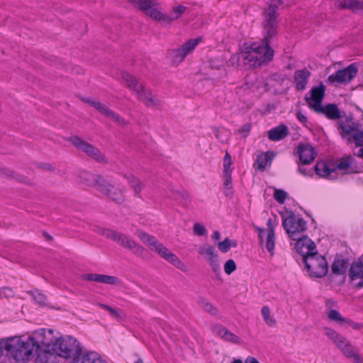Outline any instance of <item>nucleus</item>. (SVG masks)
<instances>
[{
    "label": "nucleus",
    "instance_id": "nucleus-1",
    "mask_svg": "<svg viewBox=\"0 0 363 363\" xmlns=\"http://www.w3.org/2000/svg\"><path fill=\"white\" fill-rule=\"evenodd\" d=\"M276 8L271 6L264 13L263 21V38L261 43H255L246 47L245 50L231 56L230 62L233 65L248 69L267 64L272 60L274 50L270 47L272 40L277 35Z\"/></svg>",
    "mask_w": 363,
    "mask_h": 363
},
{
    "label": "nucleus",
    "instance_id": "nucleus-2",
    "mask_svg": "<svg viewBox=\"0 0 363 363\" xmlns=\"http://www.w3.org/2000/svg\"><path fill=\"white\" fill-rule=\"evenodd\" d=\"M79 177L82 183L95 188L115 202L121 203L124 201L122 191L108 184L101 176L82 171L79 173Z\"/></svg>",
    "mask_w": 363,
    "mask_h": 363
},
{
    "label": "nucleus",
    "instance_id": "nucleus-3",
    "mask_svg": "<svg viewBox=\"0 0 363 363\" xmlns=\"http://www.w3.org/2000/svg\"><path fill=\"white\" fill-rule=\"evenodd\" d=\"M52 352L72 363H79L82 360V349L79 341L72 336L60 337L55 343Z\"/></svg>",
    "mask_w": 363,
    "mask_h": 363
},
{
    "label": "nucleus",
    "instance_id": "nucleus-4",
    "mask_svg": "<svg viewBox=\"0 0 363 363\" xmlns=\"http://www.w3.org/2000/svg\"><path fill=\"white\" fill-rule=\"evenodd\" d=\"M5 348L11 353L17 362L27 361L38 352L30 337L26 341H23L18 337L11 338L6 343Z\"/></svg>",
    "mask_w": 363,
    "mask_h": 363
},
{
    "label": "nucleus",
    "instance_id": "nucleus-5",
    "mask_svg": "<svg viewBox=\"0 0 363 363\" xmlns=\"http://www.w3.org/2000/svg\"><path fill=\"white\" fill-rule=\"evenodd\" d=\"M122 79L125 86L133 92L139 100L143 101L147 107L157 106L160 104L159 100L153 96L149 89H145L143 83H140L137 79L129 74L123 72Z\"/></svg>",
    "mask_w": 363,
    "mask_h": 363
},
{
    "label": "nucleus",
    "instance_id": "nucleus-6",
    "mask_svg": "<svg viewBox=\"0 0 363 363\" xmlns=\"http://www.w3.org/2000/svg\"><path fill=\"white\" fill-rule=\"evenodd\" d=\"M122 79L125 86L133 92L139 100L143 101L147 107L157 106L160 104L159 100L153 96L149 89H145L143 83H140L137 79L129 74L123 72Z\"/></svg>",
    "mask_w": 363,
    "mask_h": 363
},
{
    "label": "nucleus",
    "instance_id": "nucleus-7",
    "mask_svg": "<svg viewBox=\"0 0 363 363\" xmlns=\"http://www.w3.org/2000/svg\"><path fill=\"white\" fill-rule=\"evenodd\" d=\"M101 233L106 238L116 242L125 249L130 250L137 256H142L144 254L145 248L123 233L112 229H103Z\"/></svg>",
    "mask_w": 363,
    "mask_h": 363
},
{
    "label": "nucleus",
    "instance_id": "nucleus-8",
    "mask_svg": "<svg viewBox=\"0 0 363 363\" xmlns=\"http://www.w3.org/2000/svg\"><path fill=\"white\" fill-rule=\"evenodd\" d=\"M54 333L52 329L41 328L35 330L29 337L38 351L43 348L44 351L52 352V349L60 337L55 336Z\"/></svg>",
    "mask_w": 363,
    "mask_h": 363
},
{
    "label": "nucleus",
    "instance_id": "nucleus-9",
    "mask_svg": "<svg viewBox=\"0 0 363 363\" xmlns=\"http://www.w3.org/2000/svg\"><path fill=\"white\" fill-rule=\"evenodd\" d=\"M303 262L311 277L321 278L328 273V265L327 261L323 256L318 254L317 252L313 255L306 256Z\"/></svg>",
    "mask_w": 363,
    "mask_h": 363
},
{
    "label": "nucleus",
    "instance_id": "nucleus-10",
    "mask_svg": "<svg viewBox=\"0 0 363 363\" xmlns=\"http://www.w3.org/2000/svg\"><path fill=\"white\" fill-rule=\"evenodd\" d=\"M324 331L328 337L346 357L352 359L358 352L349 340L333 329L325 328Z\"/></svg>",
    "mask_w": 363,
    "mask_h": 363
},
{
    "label": "nucleus",
    "instance_id": "nucleus-11",
    "mask_svg": "<svg viewBox=\"0 0 363 363\" xmlns=\"http://www.w3.org/2000/svg\"><path fill=\"white\" fill-rule=\"evenodd\" d=\"M282 225L289 236L294 240L298 239L299 233L306 230V222L293 213L283 219Z\"/></svg>",
    "mask_w": 363,
    "mask_h": 363
},
{
    "label": "nucleus",
    "instance_id": "nucleus-12",
    "mask_svg": "<svg viewBox=\"0 0 363 363\" xmlns=\"http://www.w3.org/2000/svg\"><path fill=\"white\" fill-rule=\"evenodd\" d=\"M199 38L190 39L180 48L169 50L167 57L172 63L178 65L181 63L186 55L191 53L199 43Z\"/></svg>",
    "mask_w": 363,
    "mask_h": 363
},
{
    "label": "nucleus",
    "instance_id": "nucleus-13",
    "mask_svg": "<svg viewBox=\"0 0 363 363\" xmlns=\"http://www.w3.org/2000/svg\"><path fill=\"white\" fill-rule=\"evenodd\" d=\"M82 101L89 104L94 108H96L101 113L104 115L106 117L112 120L115 123L118 125L125 127L128 125V121H126L123 117H121L119 114L114 112L113 110L110 109L106 105L101 103L100 101H97L94 100L91 98H81Z\"/></svg>",
    "mask_w": 363,
    "mask_h": 363
},
{
    "label": "nucleus",
    "instance_id": "nucleus-14",
    "mask_svg": "<svg viewBox=\"0 0 363 363\" xmlns=\"http://www.w3.org/2000/svg\"><path fill=\"white\" fill-rule=\"evenodd\" d=\"M69 141L78 149L82 150L89 157L99 162H106L105 156L101 153L99 149L88 143L78 136H72Z\"/></svg>",
    "mask_w": 363,
    "mask_h": 363
},
{
    "label": "nucleus",
    "instance_id": "nucleus-15",
    "mask_svg": "<svg viewBox=\"0 0 363 363\" xmlns=\"http://www.w3.org/2000/svg\"><path fill=\"white\" fill-rule=\"evenodd\" d=\"M358 72L355 64H351L347 67L337 70L335 74L328 77V82L331 84H347L351 82Z\"/></svg>",
    "mask_w": 363,
    "mask_h": 363
},
{
    "label": "nucleus",
    "instance_id": "nucleus-16",
    "mask_svg": "<svg viewBox=\"0 0 363 363\" xmlns=\"http://www.w3.org/2000/svg\"><path fill=\"white\" fill-rule=\"evenodd\" d=\"M197 250L198 253L203 257L208 263L213 272L217 273L220 271V267L215 247L208 243H205L198 246Z\"/></svg>",
    "mask_w": 363,
    "mask_h": 363
},
{
    "label": "nucleus",
    "instance_id": "nucleus-17",
    "mask_svg": "<svg viewBox=\"0 0 363 363\" xmlns=\"http://www.w3.org/2000/svg\"><path fill=\"white\" fill-rule=\"evenodd\" d=\"M152 250L157 252L161 257L173 264L177 269L183 272L186 270V265L175 254L169 251L162 243L158 242L157 244L152 247Z\"/></svg>",
    "mask_w": 363,
    "mask_h": 363
},
{
    "label": "nucleus",
    "instance_id": "nucleus-18",
    "mask_svg": "<svg viewBox=\"0 0 363 363\" xmlns=\"http://www.w3.org/2000/svg\"><path fill=\"white\" fill-rule=\"evenodd\" d=\"M325 87L323 84L313 87L310 91V96H306V101L308 106L314 111H321L322 101L325 96Z\"/></svg>",
    "mask_w": 363,
    "mask_h": 363
},
{
    "label": "nucleus",
    "instance_id": "nucleus-19",
    "mask_svg": "<svg viewBox=\"0 0 363 363\" xmlns=\"http://www.w3.org/2000/svg\"><path fill=\"white\" fill-rule=\"evenodd\" d=\"M296 240H297L296 243V251L302 256L303 261L305 260L306 256L313 255L315 252H316L315 244L308 237H298Z\"/></svg>",
    "mask_w": 363,
    "mask_h": 363
},
{
    "label": "nucleus",
    "instance_id": "nucleus-20",
    "mask_svg": "<svg viewBox=\"0 0 363 363\" xmlns=\"http://www.w3.org/2000/svg\"><path fill=\"white\" fill-rule=\"evenodd\" d=\"M349 277L356 288L363 287V262H353L349 270Z\"/></svg>",
    "mask_w": 363,
    "mask_h": 363
},
{
    "label": "nucleus",
    "instance_id": "nucleus-21",
    "mask_svg": "<svg viewBox=\"0 0 363 363\" xmlns=\"http://www.w3.org/2000/svg\"><path fill=\"white\" fill-rule=\"evenodd\" d=\"M213 333L223 340L233 343L241 344V338L234 334L220 324H216L213 327Z\"/></svg>",
    "mask_w": 363,
    "mask_h": 363
},
{
    "label": "nucleus",
    "instance_id": "nucleus-22",
    "mask_svg": "<svg viewBox=\"0 0 363 363\" xmlns=\"http://www.w3.org/2000/svg\"><path fill=\"white\" fill-rule=\"evenodd\" d=\"M82 279L111 285L118 284L119 283L118 279L116 277L99 274L91 273L84 274L82 275Z\"/></svg>",
    "mask_w": 363,
    "mask_h": 363
},
{
    "label": "nucleus",
    "instance_id": "nucleus-23",
    "mask_svg": "<svg viewBox=\"0 0 363 363\" xmlns=\"http://www.w3.org/2000/svg\"><path fill=\"white\" fill-rule=\"evenodd\" d=\"M297 153L300 162L303 164H311L314 160L315 156L313 148L309 145H298Z\"/></svg>",
    "mask_w": 363,
    "mask_h": 363
},
{
    "label": "nucleus",
    "instance_id": "nucleus-24",
    "mask_svg": "<svg viewBox=\"0 0 363 363\" xmlns=\"http://www.w3.org/2000/svg\"><path fill=\"white\" fill-rule=\"evenodd\" d=\"M311 75L309 71L306 69H298L294 72V81L298 90H304Z\"/></svg>",
    "mask_w": 363,
    "mask_h": 363
},
{
    "label": "nucleus",
    "instance_id": "nucleus-25",
    "mask_svg": "<svg viewBox=\"0 0 363 363\" xmlns=\"http://www.w3.org/2000/svg\"><path fill=\"white\" fill-rule=\"evenodd\" d=\"M321 111H315L318 113L325 114L330 120H337L342 118L337 106L335 104H328L325 106H320Z\"/></svg>",
    "mask_w": 363,
    "mask_h": 363
},
{
    "label": "nucleus",
    "instance_id": "nucleus-26",
    "mask_svg": "<svg viewBox=\"0 0 363 363\" xmlns=\"http://www.w3.org/2000/svg\"><path fill=\"white\" fill-rule=\"evenodd\" d=\"M289 133L288 128L281 124L268 131V138L272 141H278L284 139Z\"/></svg>",
    "mask_w": 363,
    "mask_h": 363
},
{
    "label": "nucleus",
    "instance_id": "nucleus-27",
    "mask_svg": "<svg viewBox=\"0 0 363 363\" xmlns=\"http://www.w3.org/2000/svg\"><path fill=\"white\" fill-rule=\"evenodd\" d=\"M274 157L273 152L268 151L265 153L257 155L256 163L257 169L264 171L268 164H270Z\"/></svg>",
    "mask_w": 363,
    "mask_h": 363
},
{
    "label": "nucleus",
    "instance_id": "nucleus-28",
    "mask_svg": "<svg viewBox=\"0 0 363 363\" xmlns=\"http://www.w3.org/2000/svg\"><path fill=\"white\" fill-rule=\"evenodd\" d=\"M340 6L342 9L351 10L353 12L363 11V1L358 0H344L340 2Z\"/></svg>",
    "mask_w": 363,
    "mask_h": 363
},
{
    "label": "nucleus",
    "instance_id": "nucleus-29",
    "mask_svg": "<svg viewBox=\"0 0 363 363\" xmlns=\"http://www.w3.org/2000/svg\"><path fill=\"white\" fill-rule=\"evenodd\" d=\"M130 1L133 6L145 13L157 4L156 0H130Z\"/></svg>",
    "mask_w": 363,
    "mask_h": 363
},
{
    "label": "nucleus",
    "instance_id": "nucleus-30",
    "mask_svg": "<svg viewBox=\"0 0 363 363\" xmlns=\"http://www.w3.org/2000/svg\"><path fill=\"white\" fill-rule=\"evenodd\" d=\"M335 170V168H330L323 161H318L315 166L316 174L321 177H330Z\"/></svg>",
    "mask_w": 363,
    "mask_h": 363
},
{
    "label": "nucleus",
    "instance_id": "nucleus-31",
    "mask_svg": "<svg viewBox=\"0 0 363 363\" xmlns=\"http://www.w3.org/2000/svg\"><path fill=\"white\" fill-rule=\"evenodd\" d=\"M347 262L345 259H335L331 266V270L335 275H341L346 272Z\"/></svg>",
    "mask_w": 363,
    "mask_h": 363
},
{
    "label": "nucleus",
    "instance_id": "nucleus-32",
    "mask_svg": "<svg viewBox=\"0 0 363 363\" xmlns=\"http://www.w3.org/2000/svg\"><path fill=\"white\" fill-rule=\"evenodd\" d=\"M137 235L144 244L149 246L151 250H152V247H154L158 242L154 236L150 235L142 230H138Z\"/></svg>",
    "mask_w": 363,
    "mask_h": 363
},
{
    "label": "nucleus",
    "instance_id": "nucleus-33",
    "mask_svg": "<svg viewBox=\"0 0 363 363\" xmlns=\"http://www.w3.org/2000/svg\"><path fill=\"white\" fill-rule=\"evenodd\" d=\"M125 178L130 184V186L134 189L135 196H139L140 193L144 187L143 184L140 181L139 179L133 175L125 176Z\"/></svg>",
    "mask_w": 363,
    "mask_h": 363
},
{
    "label": "nucleus",
    "instance_id": "nucleus-34",
    "mask_svg": "<svg viewBox=\"0 0 363 363\" xmlns=\"http://www.w3.org/2000/svg\"><path fill=\"white\" fill-rule=\"evenodd\" d=\"M79 363H107L105 360L102 359L97 353L89 352L82 357V360Z\"/></svg>",
    "mask_w": 363,
    "mask_h": 363
},
{
    "label": "nucleus",
    "instance_id": "nucleus-35",
    "mask_svg": "<svg viewBox=\"0 0 363 363\" xmlns=\"http://www.w3.org/2000/svg\"><path fill=\"white\" fill-rule=\"evenodd\" d=\"M198 304L205 312L208 313L212 315H217L218 309L206 299L200 298L198 301Z\"/></svg>",
    "mask_w": 363,
    "mask_h": 363
},
{
    "label": "nucleus",
    "instance_id": "nucleus-36",
    "mask_svg": "<svg viewBox=\"0 0 363 363\" xmlns=\"http://www.w3.org/2000/svg\"><path fill=\"white\" fill-rule=\"evenodd\" d=\"M261 313L264 322L267 325L274 327L276 325V320L274 317L271 316L270 309L268 306H263L261 310Z\"/></svg>",
    "mask_w": 363,
    "mask_h": 363
},
{
    "label": "nucleus",
    "instance_id": "nucleus-37",
    "mask_svg": "<svg viewBox=\"0 0 363 363\" xmlns=\"http://www.w3.org/2000/svg\"><path fill=\"white\" fill-rule=\"evenodd\" d=\"M223 193L225 196H231L233 194L231 174L223 175Z\"/></svg>",
    "mask_w": 363,
    "mask_h": 363
},
{
    "label": "nucleus",
    "instance_id": "nucleus-38",
    "mask_svg": "<svg viewBox=\"0 0 363 363\" xmlns=\"http://www.w3.org/2000/svg\"><path fill=\"white\" fill-rule=\"evenodd\" d=\"M1 174L6 177L13 179L18 182H21L23 183H28V179L26 177L20 175L18 173L10 169H3L1 170Z\"/></svg>",
    "mask_w": 363,
    "mask_h": 363
},
{
    "label": "nucleus",
    "instance_id": "nucleus-39",
    "mask_svg": "<svg viewBox=\"0 0 363 363\" xmlns=\"http://www.w3.org/2000/svg\"><path fill=\"white\" fill-rule=\"evenodd\" d=\"M168 196L174 200L182 199L186 203L191 201L190 195L186 191L174 190L172 194L168 195Z\"/></svg>",
    "mask_w": 363,
    "mask_h": 363
},
{
    "label": "nucleus",
    "instance_id": "nucleus-40",
    "mask_svg": "<svg viewBox=\"0 0 363 363\" xmlns=\"http://www.w3.org/2000/svg\"><path fill=\"white\" fill-rule=\"evenodd\" d=\"M291 2H292L291 0H270V2L268 4V6L264 11L263 16H264V13H265L266 10H267L271 6H275V8H276V13H275V15H276V22L278 24V22H277V16H278L277 9H278L279 6L284 5L286 6H289L291 4ZM264 21V19L263 20V21Z\"/></svg>",
    "mask_w": 363,
    "mask_h": 363
},
{
    "label": "nucleus",
    "instance_id": "nucleus-41",
    "mask_svg": "<svg viewBox=\"0 0 363 363\" xmlns=\"http://www.w3.org/2000/svg\"><path fill=\"white\" fill-rule=\"evenodd\" d=\"M328 317L331 320L335 321L336 323L343 325L345 323H347L348 320L342 316V315L336 310L330 309L328 313Z\"/></svg>",
    "mask_w": 363,
    "mask_h": 363
},
{
    "label": "nucleus",
    "instance_id": "nucleus-42",
    "mask_svg": "<svg viewBox=\"0 0 363 363\" xmlns=\"http://www.w3.org/2000/svg\"><path fill=\"white\" fill-rule=\"evenodd\" d=\"M274 244H275L274 230H271L270 232L267 233V238H266V248H267V251L271 254V255H274Z\"/></svg>",
    "mask_w": 363,
    "mask_h": 363
},
{
    "label": "nucleus",
    "instance_id": "nucleus-43",
    "mask_svg": "<svg viewBox=\"0 0 363 363\" xmlns=\"http://www.w3.org/2000/svg\"><path fill=\"white\" fill-rule=\"evenodd\" d=\"M263 84L264 80L262 78L249 79L246 82L247 87L252 91H259V89L262 87Z\"/></svg>",
    "mask_w": 363,
    "mask_h": 363
},
{
    "label": "nucleus",
    "instance_id": "nucleus-44",
    "mask_svg": "<svg viewBox=\"0 0 363 363\" xmlns=\"http://www.w3.org/2000/svg\"><path fill=\"white\" fill-rule=\"evenodd\" d=\"M340 128L342 130V135H349L350 134L353 135L357 130V126L354 123L350 124L348 123H341L340 124Z\"/></svg>",
    "mask_w": 363,
    "mask_h": 363
},
{
    "label": "nucleus",
    "instance_id": "nucleus-45",
    "mask_svg": "<svg viewBox=\"0 0 363 363\" xmlns=\"http://www.w3.org/2000/svg\"><path fill=\"white\" fill-rule=\"evenodd\" d=\"M145 14L157 21H163L167 22V16L162 14L160 11L155 6L150 9Z\"/></svg>",
    "mask_w": 363,
    "mask_h": 363
},
{
    "label": "nucleus",
    "instance_id": "nucleus-46",
    "mask_svg": "<svg viewBox=\"0 0 363 363\" xmlns=\"http://www.w3.org/2000/svg\"><path fill=\"white\" fill-rule=\"evenodd\" d=\"M186 7L179 5L173 9V12L174 13V16H167V22L170 23L174 20L179 18L182 14L186 11Z\"/></svg>",
    "mask_w": 363,
    "mask_h": 363
},
{
    "label": "nucleus",
    "instance_id": "nucleus-47",
    "mask_svg": "<svg viewBox=\"0 0 363 363\" xmlns=\"http://www.w3.org/2000/svg\"><path fill=\"white\" fill-rule=\"evenodd\" d=\"M352 157L351 156H348L345 158L342 159L340 162L337 164L336 169L340 170H346L347 169L352 163Z\"/></svg>",
    "mask_w": 363,
    "mask_h": 363
},
{
    "label": "nucleus",
    "instance_id": "nucleus-48",
    "mask_svg": "<svg viewBox=\"0 0 363 363\" xmlns=\"http://www.w3.org/2000/svg\"><path fill=\"white\" fill-rule=\"evenodd\" d=\"M231 164V157L228 152H226L223 158V175L231 174V170H230Z\"/></svg>",
    "mask_w": 363,
    "mask_h": 363
},
{
    "label": "nucleus",
    "instance_id": "nucleus-49",
    "mask_svg": "<svg viewBox=\"0 0 363 363\" xmlns=\"http://www.w3.org/2000/svg\"><path fill=\"white\" fill-rule=\"evenodd\" d=\"M232 240L226 238L223 241L218 243V250L223 253L228 252L231 247Z\"/></svg>",
    "mask_w": 363,
    "mask_h": 363
},
{
    "label": "nucleus",
    "instance_id": "nucleus-50",
    "mask_svg": "<svg viewBox=\"0 0 363 363\" xmlns=\"http://www.w3.org/2000/svg\"><path fill=\"white\" fill-rule=\"evenodd\" d=\"M193 233L197 236H204L207 235V230L204 225L200 223H196L193 227Z\"/></svg>",
    "mask_w": 363,
    "mask_h": 363
},
{
    "label": "nucleus",
    "instance_id": "nucleus-51",
    "mask_svg": "<svg viewBox=\"0 0 363 363\" xmlns=\"http://www.w3.org/2000/svg\"><path fill=\"white\" fill-rule=\"evenodd\" d=\"M287 197V193L282 189L274 190V198L279 203H284Z\"/></svg>",
    "mask_w": 363,
    "mask_h": 363
},
{
    "label": "nucleus",
    "instance_id": "nucleus-52",
    "mask_svg": "<svg viewBox=\"0 0 363 363\" xmlns=\"http://www.w3.org/2000/svg\"><path fill=\"white\" fill-rule=\"evenodd\" d=\"M236 264L233 259H228L224 264V271L227 274H232L236 269Z\"/></svg>",
    "mask_w": 363,
    "mask_h": 363
},
{
    "label": "nucleus",
    "instance_id": "nucleus-53",
    "mask_svg": "<svg viewBox=\"0 0 363 363\" xmlns=\"http://www.w3.org/2000/svg\"><path fill=\"white\" fill-rule=\"evenodd\" d=\"M352 137L357 146H363V131H359L357 130Z\"/></svg>",
    "mask_w": 363,
    "mask_h": 363
},
{
    "label": "nucleus",
    "instance_id": "nucleus-54",
    "mask_svg": "<svg viewBox=\"0 0 363 363\" xmlns=\"http://www.w3.org/2000/svg\"><path fill=\"white\" fill-rule=\"evenodd\" d=\"M112 317H113L118 321H121L123 319V315L121 310L111 308L108 311Z\"/></svg>",
    "mask_w": 363,
    "mask_h": 363
},
{
    "label": "nucleus",
    "instance_id": "nucleus-55",
    "mask_svg": "<svg viewBox=\"0 0 363 363\" xmlns=\"http://www.w3.org/2000/svg\"><path fill=\"white\" fill-rule=\"evenodd\" d=\"M13 296V291L9 287H3L0 289V297L1 298H10Z\"/></svg>",
    "mask_w": 363,
    "mask_h": 363
},
{
    "label": "nucleus",
    "instance_id": "nucleus-56",
    "mask_svg": "<svg viewBox=\"0 0 363 363\" xmlns=\"http://www.w3.org/2000/svg\"><path fill=\"white\" fill-rule=\"evenodd\" d=\"M35 301L40 305H44L46 303V297L41 293L37 292L33 294Z\"/></svg>",
    "mask_w": 363,
    "mask_h": 363
},
{
    "label": "nucleus",
    "instance_id": "nucleus-57",
    "mask_svg": "<svg viewBox=\"0 0 363 363\" xmlns=\"http://www.w3.org/2000/svg\"><path fill=\"white\" fill-rule=\"evenodd\" d=\"M252 125L250 123H245L242 126L241 129L239 131L242 134L243 137H246L249 132L250 131Z\"/></svg>",
    "mask_w": 363,
    "mask_h": 363
},
{
    "label": "nucleus",
    "instance_id": "nucleus-58",
    "mask_svg": "<svg viewBox=\"0 0 363 363\" xmlns=\"http://www.w3.org/2000/svg\"><path fill=\"white\" fill-rule=\"evenodd\" d=\"M298 172L304 176H311L313 175V170L308 169L306 167L303 166H299L298 168Z\"/></svg>",
    "mask_w": 363,
    "mask_h": 363
},
{
    "label": "nucleus",
    "instance_id": "nucleus-59",
    "mask_svg": "<svg viewBox=\"0 0 363 363\" xmlns=\"http://www.w3.org/2000/svg\"><path fill=\"white\" fill-rule=\"evenodd\" d=\"M256 230L258 231L259 233V242L260 244H262L263 243V234L266 232V230L264 229V228H261L259 227H255Z\"/></svg>",
    "mask_w": 363,
    "mask_h": 363
},
{
    "label": "nucleus",
    "instance_id": "nucleus-60",
    "mask_svg": "<svg viewBox=\"0 0 363 363\" xmlns=\"http://www.w3.org/2000/svg\"><path fill=\"white\" fill-rule=\"evenodd\" d=\"M296 116L300 122H301L303 123H305L307 122L306 116L304 114H303L301 111L297 112Z\"/></svg>",
    "mask_w": 363,
    "mask_h": 363
},
{
    "label": "nucleus",
    "instance_id": "nucleus-61",
    "mask_svg": "<svg viewBox=\"0 0 363 363\" xmlns=\"http://www.w3.org/2000/svg\"><path fill=\"white\" fill-rule=\"evenodd\" d=\"M354 363H363V357L357 352L352 358Z\"/></svg>",
    "mask_w": 363,
    "mask_h": 363
},
{
    "label": "nucleus",
    "instance_id": "nucleus-62",
    "mask_svg": "<svg viewBox=\"0 0 363 363\" xmlns=\"http://www.w3.org/2000/svg\"><path fill=\"white\" fill-rule=\"evenodd\" d=\"M267 233L270 232L271 230H274V225H273V221L271 218H269L267 220Z\"/></svg>",
    "mask_w": 363,
    "mask_h": 363
},
{
    "label": "nucleus",
    "instance_id": "nucleus-63",
    "mask_svg": "<svg viewBox=\"0 0 363 363\" xmlns=\"http://www.w3.org/2000/svg\"><path fill=\"white\" fill-rule=\"evenodd\" d=\"M245 363H259V362L255 357L249 356L245 359Z\"/></svg>",
    "mask_w": 363,
    "mask_h": 363
},
{
    "label": "nucleus",
    "instance_id": "nucleus-64",
    "mask_svg": "<svg viewBox=\"0 0 363 363\" xmlns=\"http://www.w3.org/2000/svg\"><path fill=\"white\" fill-rule=\"evenodd\" d=\"M212 239L215 241L220 239V233L218 231H214L212 235Z\"/></svg>",
    "mask_w": 363,
    "mask_h": 363
}]
</instances>
